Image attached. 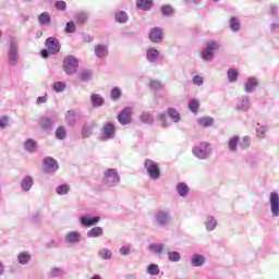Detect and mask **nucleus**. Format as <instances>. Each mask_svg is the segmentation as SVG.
<instances>
[{
    "mask_svg": "<svg viewBox=\"0 0 279 279\" xmlns=\"http://www.w3.org/2000/svg\"><path fill=\"white\" fill-rule=\"evenodd\" d=\"M194 158L208 160L213 156V145L208 142H201L192 147Z\"/></svg>",
    "mask_w": 279,
    "mask_h": 279,
    "instance_id": "1",
    "label": "nucleus"
},
{
    "mask_svg": "<svg viewBox=\"0 0 279 279\" xmlns=\"http://www.w3.org/2000/svg\"><path fill=\"white\" fill-rule=\"evenodd\" d=\"M62 69L69 77L75 75L77 69H80V59L73 54L65 56L63 58Z\"/></svg>",
    "mask_w": 279,
    "mask_h": 279,
    "instance_id": "2",
    "label": "nucleus"
},
{
    "mask_svg": "<svg viewBox=\"0 0 279 279\" xmlns=\"http://www.w3.org/2000/svg\"><path fill=\"white\" fill-rule=\"evenodd\" d=\"M169 117V119H171V121H173V123H180V112L175 110V108L170 107L167 109L166 112H161L158 114L159 121L161 123V128L167 129L171 126V123H169V119L167 118Z\"/></svg>",
    "mask_w": 279,
    "mask_h": 279,
    "instance_id": "3",
    "label": "nucleus"
},
{
    "mask_svg": "<svg viewBox=\"0 0 279 279\" xmlns=\"http://www.w3.org/2000/svg\"><path fill=\"white\" fill-rule=\"evenodd\" d=\"M221 49V41L209 40L205 48L201 51V58L204 62H210L215 58V52Z\"/></svg>",
    "mask_w": 279,
    "mask_h": 279,
    "instance_id": "4",
    "label": "nucleus"
},
{
    "mask_svg": "<svg viewBox=\"0 0 279 279\" xmlns=\"http://www.w3.org/2000/svg\"><path fill=\"white\" fill-rule=\"evenodd\" d=\"M102 184L109 189L119 186V184H121V175H119V171L114 168L107 169L104 172Z\"/></svg>",
    "mask_w": 279,
    "mask_h": 279,
    "instance_id": "5",
    "label": "nucleus"
},
{
    "mask_svg": "<svg viewBox=\"0 0 279 279\" xmlns=\"http://www.w3.org/2000/svg\"><path fill=\"white\" fill-rule=\"evenodd\" d=\"M155 225L158 228H167L169 223H171V220L173 219L171 211L167 209H159L155 213L154 216Z\"/></svg>",
    "mask_w": 279,
    "mask_h": 279,
    "instance_id": "6",
    "label": "nucleus"
},
{
    "mask_svg": "<svg viewBox=\"0 0 279 279\" xmlns=\"http://www.w3.org/2000/svg\"><path fill=\"white\" fill-rule=\"evenodd\" d=\"M8 64L9 66H16L19 64V44L11 40L8 49Z\"/></svg>",
    "mask_w": 279,
    "mask_h": 279,
    "instance_id": "7",
    "label": "nucleus"
},
{
    "mask_svg": "<svg viewBox=\"0 0 279 279\" xmlns=\"http://www.w3.org/2000/svg\"><path fill=\"white\" fill-rule=\"evenodd\" d=\"M144 167L150 178V180H160V168L158 163L151 159H146Z\"/></svg>",
    "mask_w": 279,
    "mask_h": 279,
    "instance_id": "8",
    "label": "nucleus"
},
{
    "mask_svg": "<svg viewBox=\"0 0 279 279\" xmlns=\"http://www.w3.org/2000/svg\"><path fill=\"white\" fill-rule=\"evenodd\" d=\"M53 123H58V114L52 117L44 116L39 120V128L44 132H51L53 130Z\"/></svg>",
    "mask_w": 279,
    "mask_h": 279,
    "instance_id": "9",
    "label": "nucleus"
},
{
    "mask_svg": "<svg viewBox=\"0 0 279 279\" xmlns=\"http://www.w3.org/2000/svg\"><path fill=\"white\" fill-rule=\"evenodd\" d=\"M117 136V126L112 122H106L101 129L102 141H112Z\"/></svg>",
    "mask_w": 279,
    "mask_h": 279,
    "instance_id": "10",
    "label": "nucleus"
},
{
    "mask_svg": "<svg viewBox=\"0 0 279 279\" xmlns=\"http://www.w3.org/2000/svg\"><path fill=\"white\" fill-rule=\"evenodd\" d=\"M43 166L44 173H56V171L60 169L58 160H56L53 157H45L43 159Z\"/></svg>",
    "mask_w": 279,
    "mask_h": 279,
    "instance_id": "11",
    "label": "nucleus"
},
{
    "mask_svg": "<svg viewBox=\"0 0 279 279\" xmlns=\"http://www.w3.org/2000/svg\"><path fill=\"white\" fill-rule=\"evenodd\" d=\"M45 47L50 51L51 56H58V52L62 49L60 40L56 37H48L45 41Z\"/></svg>",
    "mask_w": 279,
    "mask_h": 279,
    "instance_id": "12",
    "label": "nucleus"
},
{
    "mask_svg": "<svg viewBox=\"0 0 279 279\" xmlns=\"http://www.w3.org/2000/svg\"><path fill=\"white\" fill-rule=\"evenodd\" d=\"M270 213L272 217H279V194L271 192L269 195Z\"/></svg>",
    "mask_w": 279,
    "mask_h": 279,
    "instance_id": "13",
    "label": "nucleus"
},
{
    "mask_svg": "<svg viewBox=\"0 0 279 279\" xmlns=\"http://www.w3.org/2000/svg\"><path fill=\"white\" fill-rule=\"evenodd\" d=\"M118 121L120 125H130L132 123V111L130 110V107H125L121 110L118 114Z\"/></svg>",
    "mask_w": 279,
    "mask_h": 279,
    "instance_id": "14",
    "label": "nucleus"
},
{
    "mask_svg": "<svg viewBox=\"0 0 279 279\" xmlns=\"http://www.w3.org/2000/svg\"><path fill=\"white\" fill-rule=\"evenodd\" d=\"M100 219L101 218H99V216L85 215L80 217V223L83 226V228H93V226H97Z\"/></svg>",
    "mask_w": 279,
    "mask_h": 279,
    "instance_id": "15",
    "label": "nucleus"
},
{
    "mask_svg": "<svg viewBox=\"0 0 279 279\" xmlns=\"http://www.w3.org/2000/svg\"><path fill=\"white\" fill-rule=\"evenodd\" d=\"M81 241H82V233H80L78 231H71L66 233L64 238V242L68 245H77V243H81Z\"/></svg>",
    "mask_w": 279,
    "mask_h": 279,
    "instance_id": "16",
    "label": "nucleus"
},
{
    "mask_svg": "<svg viewBox=\"0 0 279 279\" xmlns=\"http://www.w3.org/2000/svg\"><path fill=\"white\" fill-rule=\"evenodd\" d=\"M238 110H242L243 112H247L250 108H252V101L250 100V96L242 95L236 105Z\"/></svg>",
    "mask_w": 279,
    "mask_h": 279,
    "instance_id": "17",
    "label": "nucleus"
},
{
    "mask_svg": "<svg viewBox=\"0 0 279 279\" xmlns=\"http://www.w3.org/2000/svg\"><path fill=\"white\" fill-rule=\"evenodd\" d=\"M256 88H258V80L254 76L248 77L244 83V93L252 95Z\"/></svg>",
    "mask_w": 279,
    "mask_h": 279,
    "instance_id": "18",
    "label": "nucleus"
},
{
    "mask_svg": "<svg viewBox=\"0 0 279 279\" xmlns=\"http://www.w3.org/2000/svg\"><path fill=\"white\" fill-rule=\"evenodd\" d=\"M160 58V51L156 48H148L146 50V60L148 64H156Z\"/></svg>",
    "mask_w": 279,
    "mask_h": 279,
    "instance_id": "19",
    "label": "nucleus"
},
{
    "mask_svg": "<svg viewBox=\"0 0 279 279\" xmlns=\"http://www.w3.org/2000/svg\"><path fill=\"white\" fill-rule=\"evenodd\" d=\"M32 186H34V177L25 175L21 181V189L23 193H29V191H32Z\"/></svg>",
    "mask_w": 279,
    "mask_h": 279,
    "instance_id": "20",
    "label": "nucleus"
},
{
    "mask_svg": "<svg viewBox=\"0 0 279 279\" xmlns=\"http://www.w3.org/2000/svg\"><path fill=\"white\" fill-rule=\"evenodd\" d=\"M148 38L151 43H160L162 40V28L154 27L150 29Z\"/></svg>",
    "mask_w": 279,
    "mask_h": 279,
    "instance_id": "21",
    "label": "nucleus"
},
{
    "mask_svg": "<svg viewBox=\"0 0 279 279\" xmlns=\"http://www.w3.org/2000/svg\"><path fill=\"white\" fill-rule=\"evenodd\" d=\"M24 149L28 154H36V151H38V142L34 138H27L24 142Z\"/></svg>",
    "mask_w": 279,
    "mask_h": 279,
    "instance_id": "22",
    "label": "nucleus"
},
{
    "mask_svg": "<svg viewBox=\"0 0 279 279\" xmlns=\"http://www.w3.org/2000/svg\"><path fill=\"white\" fill-rule=\"evenodd\" d=\"M94 53L96 56V58H107L109 50H108V46L104 45V44H98L95 46L94 49Z\"/></svg>",
    "mask_w": 279,
    "mask_h": 279,
    "instance_id": "23",
    "label": "nucleus"
},
{
    "mask_svg": "<svg viewBox=\"0 0 279 279\" xmlns=\"http://www.w3.org/2000/svg\"><path fill=\"white\" fill-rule=\"evenodd\" d=\"M240 141L241 137L239 135H234L228 141V149L231 151V154L236 153V149L240 146Z\"/></svg>",
    "mask_w": 279,
    "mask_h": 279,
    "instance_id": "24",
    "label": "nucleus"
},
{
    "mask_svg": "<svg viewBox=\"0 0 279 279\" xmlns=\"http://www.w3.org/2000/svg\"><path fill=\"white\" fill-rule=\"evenodd\" d=\"M65 123L70 128H73L75 125V123H77V113L75 112V110L71 109L66 112Z\"/></svg>",
    "mask_w": 279,
    "mask_h": 279,
    "instance_id": "25",
    "label": "nucleus"
},
{
    "mask_svg": "<svg viewBox=\"0 0 279 279\" xmlns=\"http://www.w3.org/2000/svg\"><path fill=\"white\" fill-rule=\"evenodd\" d=\"M90 104H92L93 108H101V106H104V104H106V99H104V97H101V95H99V94H92L90 95Z\"/></svg>",
    "mask_w": 279,
    "mask_h": 279,
    "instance_id": "26",
    "label": "nucleus"
},
{
    "mask_svg": "<svg viewBox=\"0 0 279 279\" xmlns=\"http://www.w3.org/2000/svg\"><path fill=\"white\" fill-rule=\"evenodd\" d=\"M191 189L189 187V184L184 182H179L177 184V192L179 197H187Z\"/></svg>",
    "mask_w": 279,
    "mask_h": 279,
    "instance_id": "27",
    "label": "nucleus"
},
{
    "mask_svg": "<svg viewBox=\"0 0 279 279\" xmlns=\"http://www.w3.org/2000/svg\"><path fill=\"white\" fill-rule=\"evenodd\" d=\"M204 226L207 232H213L217 228V219L214 216H207Z\"/></svg>",
    "mask_w": 279,
    "mask_h": 279,
    "instance_id": "28",
    "label": "nucleus"
},
{
    "mask_svg": "<svg viewBox=\"0 0 279 279\" xmlns=\"http://www.w3.org/2000/svg\"><path fill=\"white\" fill-rule=\"evenodd\" d=\"M206 263V257L202 254H194L191 258L192 267H202Z\"/></svg>",
    "mask_w": 279,
    "mask_h": 279,
    "instance_id": "29",
    "label": "nucleus"
},
{
    "mask_svg": "<svg viewBox=\"0 0 279 279\" xmlns=\"http://www.w3.org/2000/svg\"><path fill=\"white\" fill-rule=\"evenodd\" d=\"M151 5H154V0H136V8L144 12L151 10Z\"/></svg>",
    "mask_w": 279,
    "mask_h": 279,
    "instance_id": "30",
    "label": "nucleus"
},
{
    "mask_svg": "<svg viewBox=\"0 0 279 279\" xmlns=\"http://www.w3.org/2000/svg\"><path fill=\"white\" fill-rule=\"evenodd\" d=\"M229 27L233 34L241 32V21L236 16H231L229 20Z\"/></svg>",
    "mask_w": 279,
    "mask_h": 279,
    "instance_id": "31",
    "label": "nucleus"
},
{
    "mask_svg": "<svg viewBox=\"0 0 279 279\" xmlns=\"http://www.w3.org/2000/svg\"><path fill=\"white\" fill-rule=\"evenodd\" d=\"M29 260H32V255L27 251H23L17 254V263L19 265H28Z\"/></svg>",
    "mask_w": 279,
    "mask_h": 279,
    "instance_id": "32",
    "label": "nucleus"
},
{
    "mask_svg": "<svg viewBox=\"0 0 279 279\" xmlns=\"http://www.w3.org/2000/svg\"><path fill=\"white\" fill-rule=\"evenodd\" d=\"M129 20H130V16L128 15V12H125V11H118L114 13L116 23H120L123 25Z\"/></svg>",
    "mask_w": 279,
    "mask_h": 279,
    "instance_id": "33",
    "label": "nucleus"
},
{
    "mask_svg": "<svg viewBox=\"0 0 279 279\" xmlns=\"http://www.w3.org/2000/svg\"><path fill=\"white\" fill-rule=\"evenodd\" d=\"M104 234V228L94 227L89 231H87V239H97Z\"/></svg>",
    "mask_w": 279,
    "mask_h": 279,
    "instance_id": "34",
    "label": "nucleus"
},
{
    "mask_svg": "<svg viewBox=\"0 0 279 279\" xmlns=\"http://www.w3.org/2000/svg\"><path fill=\"white\" fill-rule=\"evenodd\" d=\"M64 274H65L64 269L59 268V267H53L48 272V278H52V279L62 278L64 276Z\"/></svg>",
    "mask_w": 279,
    "mask_h": 279,
    "instance_id": "35",
    "label": "nucleus"
},
{
    "mask_svg": "<svg viewBox=\"0 0 279 279\" xmlns=\"http://www.w3.org/2000/svg\"><path fill=\"white\" fill-rule=\"evenodd\" d=\"M66 128L64 125H59L54 131V136L57 141H64L66 138Z\"/></svg>",
    "mask_w": 279,
    "mask_h": 279,
    "instance_id": "36",
    "label": "nucleus"
},
{
    "mask_svg": "<svg viewBox=\"0 0 279 279\" xmlns=\"http://www.w3.org/2000/svg\"><path fill=\"white\" fill-rule=\"evenodd\" d=\"M81 82H90L93 80V70H82L78 74Z\"/></svg>",
    "mask_w": 279,
    "mask_h": 279,
    "instance_id": "37",
    "label": "nucleus"
},
{
    "mask_svg": "<svg viewBox=\"0 0 279 279\" xmlns=\"http://www.w3.org/2000/svg\"><path fill=\"white\" fill-rule=\"evenodd\" d=\"M160 12H161L162 16L169 17V16H173V14H175V9H173V7H171V4H165V5H161Z\"/></svg>",
    "mask_w": 279,
    "mask_h": 279,
    "instance_id": "38",
    "label": "nucleus"
},
{
    "mask_svg": "<svg viewBox=\"0 0 279 279\" xmlns=\"http://www.w3.org/2000/svg\"><path fill=\"white\" fill-rule=\"evenodd\" d=\"M149 252H151L153 254H162V252H165V244H160V243H153L148 246Z\"/></svg>",
    "mask_w": 279,
    "mask_h": 279,
    "instance_id": "39",
    "label": "nucleus"
},
{
    "mask_svg": "<svg viewBox=\"0 0 279 279\" xmlns=\"http://www.w3.org/2000/svg\"><path fill=\"white\" fill-rule=\"evenodd\" d=\"M98 256L102 260H110L112 258V251L107 247H102L98 251Z\"/></svg>",
    "mask_w": 279,
    "mask_h": 279,
    "instance_id": "40",
    "label": "nucleus"
},
{
    "mask_svg": "<svg viewBox=\"0 0 279 279\" xmlns=\"http://www.w3.org/2000/svg\"><path fill=\"white\" fill-rule=\"evenodd\" d=\"M168 260L170 263H180L182 260V254L178 251L168 252Z\"/></svg>",
    "mask_w": 279,
    "mask_h": 279,
    "instance_id": "41",
    "label": "nucleus"
},
{
    "mask_svg": "<svg viewBox=\"0 0 279 279\" xmlns=\"http://www.w3.org/2000/svg\"><path fill=\"white\" fill-rule=\"evenodd\" d=\"M197 123L201 128H210L215 123V120L210 117H203L197 120Z\"/></svg>",
    "mask_w": 279,
    "mask_h": 279,
    "instance_id": "42",
    "label": "nucleus"
},
{
    "mask_svg": "<svg viewBox=\"0 0 279 279\" xmlns=\"http://www.w3.org/2000/svg\"><path fill=\"white\" fill-rule=\"evenodd\" d=\"M141 121L145 125H154V114H151L149 112H143L141 114Z\"/></svg>",
    "mask_w": 279,
    "mask_h": 279,
    "instance_id": "43",
    "label": "nucleus"
},
{
    "mask_svg": "<svg viewBox=\"0 0 279 279\" xmlns=\"http://www.w3.org/2000/svg\"><path fill=\"white\" fill-rule=\"evenodd\" d=\"M122 95H123V92L118 86L111 88L110 97H111L112 101H119V99H121Z\"/></svg>",
    "mask_w": 279,
    "mask_h": 279,
    "instance_id": "44",
    "label": "nucleus"
},
{
    "mask_svg": "<svg viewBox=\"0 0 279 279\" xmlns=\"http://www.w3.org/2000/svg\"><path fill=\"white\" fill-rule=\"evenodd\" d=\"M88 20V14L85 12H81L74 15V21L76 25H84L86 21Z\"/></svg>",
    "mask_w": 279,
    "mask_h": 279,
    "instance_id": "45",
    "label": "nucleus"
},
{
    "mask_svg": "<svg viewBox=\"0 0 279 279\" xmlns=\"http://www.w3.org/2000/svg\"><path fill=\"white\" fill-rule=\"evenodd\" d=\"M228 80L231 84H234L236 80H239V70L236 69H229L227 72Z\"/></svg>",
    "mask_w": 279,
    "mask_h": 279,
    "instance_id": "46",
    "label": "nucleus"
},
{
    "mask_svg": "<svg viewBox=\"0 0 279 279\" xmlns=\"http://www.w3.org/2000/svg\"><path fill=\"white\" fill-rule=\"evenodd\" d=\"M245 162L247 165H250V167L254 168L258 165V156L254 155V154H248L245 157Z\"/></svg>",
    "mask_w": 279,
    "mask_h": 279,
    "instance_id": "47",
    "label": "nucleus"
},
{
    "mask_svg": "<svg viewBox=\"0 0 279 279\" xmlns=\"http://www.w3.org/2000/svg\"><path fill=\"white\" fill-rule=\"evenodd\" d=\"M69 191H71V186L69 184H60L56 189L57 195H69Z\"/></svg>",
    "mask_w": 279,
    "mask_h": 279,
    "instance_id": "48",
    "label": "nucleus"
},
{
    "mask_svg": "<svg viewBox=\"0 0 279 279\" xmlns=\"http://www.w3.org/2000/svg\"><path fill=\"white\" fill-rule=\"evenodd\" d=\"M65 89L66 83L64 82L58 81L52 84V90H54V93H64Z\"/></svg>",
    "mask_w": 279,
    "mask_h": 279,
    "instance_id": "49",
    "label": "nucleus"
},
{
    "mask_svg": "<svg viewBox=\"0 0 279 279\" xmlns=\"http://www.w3.org/2000/svg\"><path fill=\"white\" fill-rule=\"evenodd\" d=\"M38 21L41 25H49L51 23V15L48 12H43L39 14Z\"/></svg>",
    "mask_w": 279,
    "mask_h": 279,
    "instance_id": "50",
    "label": "nucleus"
},
{
    "mask_svg": "<svg viewBox=\"0 0 279 279\" xmlns=\"http://www.w3.org/2000/svg\"><path fill=\"white\" fill-rule=\"evenodd\" d=\"M189 110H191L193 112V114H197V112L199 110V100H197L195 98L190 100V102H189Z\"/></svg>",
    "mask_w": 279,
    "mask_h": 279,
    "instance_id": "51",
    "label": "nucleus"
},
{
    "mask_svg": "<svg viewBox=\"0 0 279 279\" xmlns=\"http://www.w3.org/2000/svg\"><path fill=\"white\" fill-rule=\"evenodd\" d=\"M93 136V126L83 125L82 128V138H90Z\"/></svg>",
    "mask_w": 279,
    "mask_h": 279,
    "instance_id": "52",
    "label": "nucleus"
},
{
    "mask_svg": "<svg viewBox=\"0 0 279 279\" xmlns=\"http://www.w3.org/2000/svg\"><path fill=\"white\" fill-rule=\"evenodd\" d=\"M147 274H149V276H158V274H160V268L157 264H150L147 267Z\"/></svg>",
    "mask_w": 279,
    "mask_h": 279,
    "instance_id": "53",
    "label": "nucleus"
},
{
    "mask_svg": "<svg viewBox=\"0 0 279 279\" xmlns=\"http://www.w3.org/2000/svg\"><path fill=\"white\" fill-rule=\"evenodd\" d=\"M77 27L75 26V22L70 21L65 24V34H75Z\"/></svg>",
    "mask_w": 279,
    "mask_h": 279,
    "instance_id": "54",
    "label": "nucleus"
},
{
    "mask_svg": "<svg viewBox=\"0 0 279 279\" xmlns=\"http://www.w3.org/2000/svg\"><path fill=\"white\" fill-rule=\"evenodd\" d=\"M251 143H252V140L250 138V136H243L242 141L240 140L241 149H247V147H250Z\"/></svg>",
    "mask_w": 279,
    "mask_h": 279,
    "instance_id": "55",
    "label": "nucleus"
},
{
    "mask_svg": "<svg viewBox=\"0 0 279 279\" xmlns=\"http://www.w3.org/2000/svg\"><path fill=\"white\" fill-rule=\"evenodd\" d=\"M150 88L153 90H162V88H165V85H162L160 81L153 80L150 81Z\"/></svg>",
    "mask_w": 279,
    "mask_h": 279,
    "instance_id": "56",
    "label": "nucleus"
},
{
    "mask_svg": "<svg viewBox=\"0 0 279 279\" xmlns=\"http://www.w3.org/2000/svg\"><path fill=\"white\" fill-rule=\"evenodd\" d=\"M56 10L64 12L66 10V2L64 0H58L54 2Z\"/></svg>",
    "mask_w": 279,
    "mask_h": 279,
    "instance_id": "57",
    "label": "nucleus"
},
{
    "mask_svg": "<svg viewBox=\"0 0 279 279\" xmlns=\"http://www.w3.org/2000/svg\"><path fill=\"white\" fill-rule=\"evenodd\" d=\"M132 252V248L130 246H121L120 250H119V253L121 254V256H130Z\"/></svg>",
    "mask_w": 279,
    "mask_h": 279,
    "instance_id": "58",
    "label": "nucleus"
},
{
    "mask_svg": "<svg viewBox=\"0 0 279 279\" xmlns=\"http://www.w3.org/2000/svg\"><path fill=\"white\" fill-rule=\"evenodd\" d=\"M192 82L195 86H203L204 77H202L201 75H195V76H193Z\"/></svg>",
    "mask_w": 279,
    "mask_h": 279,
    "instance_id": "59",
    "label": "nucleus"
},
{
    "mask_svg": "<svg viewBox=\"0 0 279 279\" xmlns=\"http://www.w3.org/2000/svg\"><path fill=\"white\" fill-rule=\"evenodd\" d=\"M269 12H270V14L272 16H275V19H278V16H279V8H278V5L271 4L270 9H269Z\"/></svg>",
    "mask_w": 279,
    "mask_h": 279,
    "instance_id": "60",
    "label": "nucleus"
},
{
    "mask_svg": "<svg viewBox=\"0 0 279 279\" xmlns=\"http://www.w3.org/2000/svg\"><path fill=\"white\" fill-rule=\"evenodd\" d=\"M45 247L47 250H56V248H58V242H56V240H50L49 242H47L45 244Z\"/></svg>",
    "mask_w": 279,
    "mask_h": 279,
    "instance_id": "61",
    "label": "nucleus"
},
{
    "mask_svg": "<svg viewBox=\"0 0 279 279\" xmlns=\"http://www.w3.org/2000/svg\"><path fill=\"white\" fill-rule=\"evenodd\" d=\"M47 101H49V96L45 94L44 96L37 97L36 104L40 106V104H47Z\"/></svg>",
    "mask_w": 279,
    "mask_h": 279,
    "instance_id": "62",
    "label": "nucleus"
},
{
    "mask_svg": "<svg viewBox=\"0 0 279 279\" xmlns=\"http://www.w3.org/2000/svg\"><path fill=\"white\" fill-rule=\"evenodd\" d=\"M256 132L258 138H265L266 126H259Z\"/></svg>",
    "mask_w": 279,
    "mask_h": 279,
    "instance_id": "63",
    "label": "nucleus"
},
{
    "mask_svg": "<svg viewBox=\"0 0 279 279\" xmlns=\"http://www.w3.org/2000/svg\"><path fill=\"white\" fill-rule=\"evenodd\" d=\"M8 125V117L0 118V130H4Z\"/></svg>",
    "mask_w": 279,
    "mask_h": 279,
    "instance_id": "64",
    "label": "nucleus"
}]
</instances>
